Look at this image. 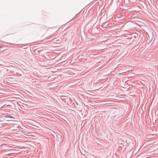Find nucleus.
I'll use <instances>...</instances> for the list:
<instances>
[{
  "label": "nucleus",
  "mask_w": 158,
  "mask_h": 158,
  "mask_svg": "<svg viewBox=\"0 0 158 158\" xmlns=\"http://www.w3.org/2000/svg\"><path fill=\"white\" fill-rule=\"evenodd\" d=\"M4 82L6 81L7 83H9L10 82V80H9V78H6L5 80H4Z\"/></svg>",
  "instance_id": "obj_1"
},
{
  "label": "nucleus",
  "mask_w": 158,
  "mask_h": 158,
  "mask_svg": "<svg viewBox=\"0 0 158 158\" xmlns=\"http://www.w3.org/2000/svg\"><path fill=\"white\" fill-rule=\"evenodd\" d=\"M10 118H13L12 117H11V116L10 117Z\"/></svg>",
  "instance_id": "obj_3"
},
{
  "label": "nucleus",
  "mask_w": 158,
  "mask_h": 158,
  "mask_svg": "<svg viewBox=\"0 0 158 158\" xmlns=\"http://www.w3.org/2000/svg\"><path fill=\"white\" fill-rule=\"evenodd\" d=\"M5 117L10 118V115H6L5 116Z\"/></svg>",
  "instance_id": "obj_2"
}]
</instances>
